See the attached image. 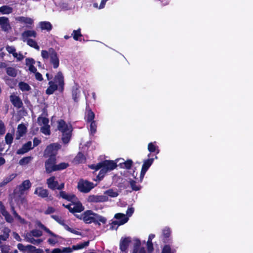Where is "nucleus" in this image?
<instances>
[{
  "label": "nucleus",
  "instance_id": "nucleus-30",
  "mask_svg": "<svg viewBox=\"0 0 253 253\" xmlns=\"http://www.w3.org/2000/svg\"><path fill=\"white\" fill-rule=\"evenodd\" d=\"M39 25L42 30H45L48 31H50L52 27L51 24L47 21L40 22Z\"/></svg>",
  "mask_w": 253,
  "mask_h": 253
},
{
  "label": "nucleus",
  "instance_id": "nucleus-7",
  "mask_svg": "<svg viewBox=\"0 0 253 253\" xmlns=\"http://www.w3.org/2000/svg\"><path fill=\"white\" fill-rule=\"evenodd\" d=\"M42 235V232L39 230H33L29 233H27L25 235L26 241L34 245H39L41 243L43 240L40 239H35V237H39Z\"/></svg>",
  "mask_w": 253,
  "mask_h": 253
},
{
  "label": "nucleus",
  "instance_id": "nucleus-53",
  "mask_svg": "<svg viewBox=\"0 0 253 253\" xmlns=\"http://www.w3.org/2000/svg\"><path fill=\"white\" fill-rule=\"evenodd\" d=\"M5 132V127L4 123L0 120V134H3Z\"/></svg>",
  "mask_w": 253,
  "mask_h": 253
},
{
  "label": "nucleus",
  "instance_id": "nucleus-54",
  "mask_svg": "<svg viewBox=\"0 0 253 253\" xmlns=\"http://www.w3.org/2000/svg\"><path fill=\"white\" fill-rule=\"evenodd\" d=\"M162 253H173L171 252V248L169 245H165L163 250Z\"/></svg>",
  "mask_w": 253,
  "mask_h": 253
},
{
  "label": "nucleus",
  "instance_id": "nucleus-50",
  "mask_svg": "<svg viewBox=\"0 0 253 253\" xmlns=\"http://www.w3.org/2000/svg\"><path fill=\"white\" fill-rule=\"evenodd\" d=\"M171 233L170 229L168 227H165L163 230V235L165 238H168L169 237Z\"/></svg>",
  "mask_w": 253,
  "mask_h": 253
},
{
  "label": "nucleus",
  "instance_id": "nucleus-25",
  "mask_svg": "<svg viewBox=\"0 0 253 253\" xmlns=\"http://www.w3.org/2000/svg\"><path fill=\"white\" fill-rule=\"evenodd\" d=\"M130 238L129 237L122 238L120 243V248L122 252H126L130 242Z\"/></svg>",
  "mask_w": 253,
  "mask_h": 253
},
{
  "label": "nucleus",
  "instance_id": "nucleus-22",
  "mask_svg": "<svg viewBox=\"0 0 253 253\" xmlns=\"http://www.w3.org/2000/svg\"><path fill=\"white\" fill-rule=\"evenodd\" d=\"M37 33L35 31L33 30H27L24 31L22 35V38L24 42L28 39L29 37L36 38L37 37Z\"/></svg>",
  "mask_w": 253,
  "mask_h": 253
},
{
  "label": "nucleus",
  "instance_id": "nucleus-48",
  "mask_svg": "<svg viewBox=\"0 0 253 253\" xmlns=\"http://www.w3.org/2000/svg\"><path fill=\"white\" fill-rule=\"evenodd\" d=\"M51 235L52 236V237L48 239V242L50 245H54L58 242V239L57 237L53 233V235Z\"/></svg>",
  "mask_w": 253,
  "mask_h": 253
},
{
  "label": "nucleus",
  "instance_id": "nucleus-14",
  "mask_svg": "<svg viewBox=\"0 0 253 253\" xmlns=\"http://www.w3.org/2000/svg\"><path fill=\"white\" fill-rule=\"evenodd\" d=\"M94 216L95 213L91 211L88 210L83 213L81 215L80 218L86 223H90L94 222Z\"/></svg>",
  "mask_w": 253,
  "mask_h": 253
},
{
  "label": "nucleus",
  "instance_id": "nucleus-41",
  "mask_svg": "<svg viewBox=\"0 0 253 253\" xmlns=\"http://www.w3.org/2000/svg\"><path fill=\"white\" fill-rule=\"evenodd\" d=\"M7 74L11 77H14L17 75V70L12 67H8L6 69Z\"/></svg>",
  "mask_w": 253,
  "mask_h": 253
},
{
  "label": "nucleus",
  "instance_id": "nucleus-40",
  "mask_svg": "<svg viewBox=\"0 0 253 253\" xmlns=\"http://www.w3.org/2000/svg\"><path fill=\"white\" fill-rule=\"evenodd\" d=\"M13 134L11 133H7L5 136V143L7 144L10 145L13 141Z\"/></svg>",
  "mask_w": 253,
  "mask_h": 253
},
{
  "label": "nucleus",
  "instance_id": "nucleus-47",
  "mask_svg": "<svg viewBox=\"0 0 253 253\" xmlns=\"http://www.w3.org/2000/svg\"><path fill=\"white\" fill-rule=\"evenodd\" d=\"M80 93V91L77 88V86H76L75 87H74L73 90L72 94H73V97L75 101H77V99L79 97Z\"/></svg>",
  "mask_w": 253,
  "mask_h": 253
},
{
  "label": "nucleus",
  "instance_id": "nucleus-43",
  "mask_svg": "<svg viewBox=\"0 0 253 253\" xmlns=\"http://www.w3.org/2000/svg\"><path fill=\"white\" fill-rule=\"evenodd\" d=\"M89 244V242L86 241L84 243H80L77 245L73 246V248L75 250H79L83 249L86 246H87Z\"/></svg>",
  "mask_w": 253,
  "mask_h": 253
},
{
  "label": "nucleus",
  "instance_id": "nucleus-10",
  "mask_svg": "<svg viewBox=\"0 0 253 253\" xmlns=\"http://www.w3.org/2000/svg\"><path fill=\"white\" fill-rule=\"evenodd\" d=\"M60 146L58 144L54 143L47 147L45 151L44 155L47 157H55L57 152L59 149Z\"/></svg>",
  "mask_w": 253,
  "mask_h": 253
},
{
  "label": "nucleus",
  "instance_id": "nucleus-15",
  "mask_svg": "<svg viewBox=\"0 0 253 253\" xmlns=\"http://www.w3.org/2000/svg\"><path fill=\"white\" fill-rule=\"evenodd\" d=\"M114 217L117 219L112 222V224L114 225H122L126 223L128 220V217L125 214L121 213H116Z\"/></svg>",
  "mask_w": 253,
  "mask_h": 253
},
{
  "label": "nucleus",
  "instance_id": "nucleus-9",
  "mask_svg": "<svg viewBox=\"0 0 253 253\" xmlns=\"http://www.w3.org/2000/svg\"><path fill=\"white\" fill-rule=\"evenodd\" d=\"M48 120L45 117H39L38 118V123L39 125L42 126L41 130L45 135L50 134V126L48 124Z\"/></svg>",
  "mask_w": 253,
  "mask_h": 253
},
{
  "label": "nucleus",
  "instance_id": "nucleus-33",
  "mask_svg": "<svg viewBox=\"0 0 253 253\" xmlns=\"http://www.w3.org/2000/svg\"><path fill=\"white\" fill-rule=\"evenodd\" d=\"M9 232L10 230L8 228L4 229L3 234L0 235V244L8 238Z\"/></svg>",
  "mask_w": 253,
  "mask_h": 253
},
{
  "label": "nucleus",
  "instance_id": "nucleus-31",
  "mask_svg": "<svg viewBox=\"0 0 253 253\" xmlns=\"http://www.w3.org/2000/svg\"><path fill=\"white\" fill-rule=\"evenodd\" d=\"M13 12V8L8 5H3L0 7V13L1 14H9Z\"/></svg>",
  "mask_w": 253,
  "mask_h": 253
},
{
  "label": "nucleus",
  "instance_id": "nucleus-16",
  "mask_svg": "<svg viewBox=\"0 0 253 253\" xmlns=\"http://www.w3.org/2000/svg\"><path fill=\"white\" fill-rule=\"evenodd\" d=\"M153 159H147L144 161L140 176V179L141 181L142 180L145 173L146 172L148 169L150 168V167L151 166V165L153 164Z\"/></svg>",
  "mask_w": 253,
  "mask_h": 253
},
{
  "label": "nucleus",
  "instance_id": "nucleus-56",
  "mask_svg": "<svg viewBox=\"0 0 253 253\" xmlns=\"http://www.w3.org/2000/svg\"><path fill=\"white\" fill-rule=\"evenodd\" d=\"M6 49L8 52L12 54V55H13L14 53L16 52V49L13 46H7L6 47Z\"/></svg>",
  "mask_w": 253,
  "mask_h": 253
},
{
  "label": "nucleus",
  "instance_id": "nucleus-64",
  "mask_svg": "<svg viewBox=\"0 0 253 253\" xmlns=\"http://www.w3.org/2000/svg\"><path fill=\"white\" fill-rule=\"evenodd\" d=\"M28 67L29 70L32 73H36L37 71V69L34 67V65H30Z\"/></svg>",
  "mask_w": 253,
  "mask_h": 253
},
{
  "label": "nucleus",
  "instance_id": "nucleus-24",
  "mask_svg": "<svg viewBox=\"0 0 253 253\" xmlns=\"http://www.w3.org/2000/svg\"><path fill=\"white\" fill-rule=\"evenodd\" d=\"M33 148V147L32 146V142L28 141L27 143L24 144L21 148L17 150V154L19 155L24 154Z\"/></svg>",
  "mask_w": 253,
  "mask_h": 253
},
{
  "label": "nucleus",
  "instance_id": "nucleus-55",
  "mask_svg": "<svg viewBox=\"0 0 253 253\" xmlns=\"http://www.w3.org/2000/svg\"><path fill=\"white\" fill-rule=\"evenodd\" d=\"M134 211V209L133 208H132V207L128 208V209L126 211V215L129 218L133 213Z\"/></svg>",
  "mask_w": 253,
  "mask_h": 253
},
{
  "label": "nucleus",
  "instance_id": "nucleus-51",
  "mask_svg": "<svg viewBox=\"0 0 253 253\" xmlns=\"http://www.w3.org/2000/svg\"><path fill=\"white\" fill-rule=\"evenodd\" d=\"M130 185L131 186V187L133 190L137 191L139 190L140 189V187L139 186L137 185L136 184L135 181L131 180L129 181Z\"/></svg>",
  "mask_w": 253,
  "mask_h": 253
},
{
  "label": "nucleus",
  "instance_id": "nucleus-32",
  "mask_svg": "<svg viewBox=\"0 0 253 253\" xmlns=\"http://www.w3.org/2000/svg\"><path fill=\"white\" fill-rule=\"evenodd\" d=\"M16 174L12 173L5 177L3 179V181L1 183H0V187L4 186L7 184L8 183H9V182H10L11 181H12L16 177Z\"/></svg>",
  "mask_w": 253,
  "mask_h": 253
},
{
  "label": "nucleus",
  "instance_id": "nucleus-13",
  "mask_svg": "<svg viewBox=\"0 0 253 253\" xmlns=\"http://www.w3.org/2000/svg\"><path fill=\"white\" fill-rule=\"evenodd\" d=\"M46 183L48 187L51 189H57L61 190L64 188V183H61L60 185L58 184V182L55 180V177L52 176L47 179Z\"/></svg>",
  "mask_w": 253,
  "mask_h": 253
},
{
  "label": "nucleus",
  "instance_id": "nucleus-52",
  "mask_svg": "<svg viewBox=\"0 0 253 253\" xmlns=\"http://www.w3.org/2000/svg\"><path fill=\"white\" fill-rule=\"evenodd\" d=\"M13 56L14 58L17 59V61H21L24 58V55L20 52L17 53L16 52Z\"/></svg>",
  "mask_w": 253,
  "mask_h": 253
},
{
  "label": "nucleus",
  "instance_id": "nucleus-29",
  "mask_svg": "<svg viewBox=\"0 0 253 253\" xmlns=\"http://www.w3.org/2000/svg\"><path fill=\"white\" fill-rule=\"evenodd\" d=\"M49 87L46 90V93L47 94H51L58 88V86L57 84L52 81L49 82Z\"/></svg>",
  "mask_w": 253,
  "mask_h": 253
},
{
  "label": "nucleus",
  "instance_id": "nucleus-58",
  "mask_svg": "<svg viewBox=\"0 0 253 253\" xmlns=\"http://www.w3.org/2000/svg\"><path fill=\"white\" fill-rule=\"evenodd\" d=\"M147 248L148 251L149 253H151L153 251V245L152 242L147 241Z\"/></svg>",
  "mask_w": 253,
  "mask_h": 253
},
{
  "label": "nucleus",
  "instance_id": "nucleus-11",
  "mask_svg": "<svg viewBox=\"0 0 253 253\" xmlns=\"http://www.w3.org/2000/svg\"><path fill=\"white\" fill-rule=\"evenodd\" d=\"M94 187V185L92 183L84 180L80 181L78 185L79 190L84 193L88 192Z\"/></svg>",
  "mask_w": 253,
  "mask_h": 253
},
{
  "label": "nucleus",
  "instance_id": "nucleus-12",
  "mask_svg": "<svg viewBox=\"0 0 253 253\" xmlns=\"http://www.w3.org/2000/svg\"><path fill=\"white\" fill-rule=\"evenodd\" d=\"M15 20L23 24L27 28H32L34 25V20L29 17L18 16L15 18Z\"/></svg>",
  "mask_w": 253,
  "mask_h": 253
},
{
  "label": "nucleus",
  "instance_id": "nucleus-57",
  "mask_svg": "<svg viewBox=\"0 0 253 253\" xmlns=\"http://www.w3.org/2000/svg\"><path fill=\"white\" fill-rule=\"evenodd\" d=\"M25 61L26 65L27 67L31 65H34L35 63V61L33 59L30 58H26Z\"/></svg>",
  "mask_w": 253,
  "mask_h": 253
},
{
  "label": "nucleus",
  "instance_id": "nucleus-42",
  "mask_svg": "<svg viewBox=\"0 0 253 253\" xmlns=\"http://www.w3.org/2000/svg\"><path fill=\"white\" fill-rule=\"evenodd\" d=\"M72 36L75 40L78 41L79 38L82 37V36L81 33V29L79 28L77 30H74L72 34Z\"/></svg>",
  "mask_w": 253,
  "mask_h": 253
},
{
  "label": "nucleus",
  "instance_id": "nucleus-61",
  "mask_svg": "<svg viewBox=\"0 0 253 253\" xmlns=\"http://www.w3.org/2000/svg\"><path fill=\"white\" fill-rule=\"evenodd\" d=\"M35 73V78L37 80L41 81L43 80V78H42V75L41 74H40L39 72H37V71L36 72V73Z\"/></svg>",
  "mask_w": 253,
  "mask_h": 253
},
{
  "label": "nucleus",
  "instance_id": "nucleus-17",
  "mask_svg": "<svg viewBox=\"0 0 253 253\" xmlns=\"http://www.w3.org/2000/svg\"><path fill=\"white\" fill-rule=\"evenodd\" d=\"M134 245L131 253H146L144 247L141 246V242L138 239H134Z\"/></svg>",
  "mask_w": 253,
  "mask_h": 253
},
{
  "label": "nucleus",
  "instance_id": "nucleus-59",
  "mask_svg": "<svg viewBox=\"0 0 253 253\" xmlns=\"http://www.w3.org/2000/svg\"><path fill=\"white\" fill-rule=\"evenodd\" d=\"M65 229H66L67 230L69 231V232H71V233H73L74 234H77V235H80V232H78V231L75 230V229H72L71 228H70L69 226H68L67 225H65Z\"/></svg>",
  "mask_w": 253,
  "mask_h": 253
},
{
  "label": "nucleus",
  "instance_id": "nucleus-37",
  "mask_svg": "<svg viewBox=\"0 0 253 253\" xmlns=\"http://www.w3.org/2000/svg\"><path fill=\"white\" fill-rule=\"evenodd\" d=\"M26 42H27V44L29 45V46L32 47L38 50L40 49L39 46L38 45L36 42L35 41H34V40L29 39H27V40H26Z\"/></svg>",
  "mask_w": 253,
  "mask_h": 253
},
{
  "label": "nucleus",
  "instance_id": "nucleus-3",
  "mask_svg": "<svg viewBox=\"0 0 253 253\" xmlns=\"http://www.w3.org/2000/svg\"><path fill=\"white\" fill-rule=\"evenodd\" d=\"M58 129L62 133L63 142L68 143L71 137L72 127L71 124H66L63 120H60L58 122Z\"/></svg>",
  "mask_w": 253,
  "mask_h": 253
},
{
  "label": "nucleus",
  "instance_id": "nucleus-19",
  "mask_svg": "<svg viewBox=\"0 0 253 253\" xmlns=\"http://www.w3.org/2000/svg\"><path fill=\"white\" fill-rule=\"evenodd\" d=\"M55 84H58L59 89L63 90L64 87V76L61 72H58L54 79Z\"/></svg>",
  "mask_w": 253,
  "mask_h": 253
},
{
  "label": "nucleus",
  "instance_id": "nucleus-27",
  "mask_svg": "<svg viewBox=\"0 0 253 253\" xmlns=\"http://www.w3.org/2000/svg\"><path fill=\"white\" fill-rule=\"evenodd\" d=\"M27 132V127L23 124H20L17 127V131L16 134V139H19L24 135Z\"/></svg>",
  "mask_w": 253,
  "mask_h": 253
},
{
  "label": "nucleus",
  "instance_id": "nucleus-2",
  "mask_svg": "<svg viewBox=\"0 0 253 253\" xmlns=\"http://www.w3.org/2000/svg\"><path fill=\"white\" fill-rule=\"evenodd\" d=\"M116 166V164L114 161L106 160L96 165H91L89 167L92 169H95L96 170L100 169L97 176L99 179H100L103 177L107 172L114 169Z\"/></svg>",
  "mask_w": 253,
  "mask_h": 253
},
{
  "label": "nucleus",
  "instance_id": "nucleus-28",
  "mask_svg": "<svg viewBox=\"0 0 253 253\" xmlns=\"http://www.w3.org/2000/svg\"><path fill=\"white\" fill-rule=\"evenodd\" d=\"M10 101L13 105L18 108L22 106V102L19 97L15 95H11L10 97Z\"/></svg>",
  "mask_w": 253,
  "mask_h": 253
},
{
  "label": "nucleus",
  "instance_id": "nucleus-4",
  "mask_svg": "<svg viewBox=\"0 0 253 253\" xmlns=\"http://www.w3.org/2000/svg\"><path fill=\"white\" fill-rule=\"evenodd\" d=\"M41 56L44 60L50 59V62L54 68H57L59 65V59L57 52L52 48L48 50H43L41 51Z\"/></svg>",
  "mask_w": 253,
  "mask_h": 253
},
{
  "label": "nucleus",
  "instance_id": "nucleus-60",
  "mask_svg": "<svg viewBox=\"0 0 253 253\" xmlns=\"http://www.w3.org/2000/svg\"><path fill=\"white\" fill-rule=\"evenodd\" d=\"M38 225L41 228H42L43 230H44L47 233H49L50 235H53V233H52L48 229H47V228L44 227V226L43 225H42V223H39L38 224Z\"/></svg>",
  "mask_w": 253,
  "mask_h": 253
},
{
  "label": "nucleus",
  "instance_id": "nucleus-36",
  "mask_svg": "<svg viewBox=\"0 0 253 253\" xmlns=\"http://www.w3.org/2000/svg\"><path fill=\"white\" fill-rule=\"evenodd\" d=\"M124 161V160H122ZM132 164V161L131 160H127L125 162H122L120 163V165L123 168H126V169H130Z\"/></svg>",
  "mask_w": 253,
  "mask_h": 253
},
{
  "label": "nucleus",
  "instance_id": "nucleus-35",
  "mask_svg": "<svg viewBox=\"0 0 253 253\" xmlns=\"http://www.w3.org/2000/svg\"><path fill=\"white\" fill-rule=\"evenodd\" d=\"M104 195L106 196L108 195L110 197L115 198L118 196L119 193L117 190L109 189L104 192Z\"/></svg>",
  "mask_w": 253,
  "mask_h": 253
},
{
  "label": "nucleus",
  "instance_id": "nucleus-44",
  "mask_svg": "<svg viewBox=\"0 0 253 253\" xmlns=\"http://www.w3.org/2000/svg\"><path fill=\"white\" fill-rule=\"evenodd\" d=\"M94 218V222H100L102 223H105L106 222V219L104 217L96 213H95Z\"/></svg>",
  "mask_w": 253,
  "mask_h": 253
},
{
  "label": "nucleus",
  "instance_id": "nucleus-1",
  "mask_svg": "<svg viewBox=\"0 0 253 253\" xmlns=\"http://www.w3.org/2000/svg\"><path fill=\"white\" fill-rule=\"evenodd\" d=\"M60 196L63 199H66L71 203L67 205L63 204V206L72 213L80 212L84 210L81 203L78 198L74 195L67 194L65 192H60Z\"/></svg>",
  "mask_w": 253,
  "mask_h": 253
},
{
  "label": "nucleus",
  "instance_id": "nucleus-6",
  "mask_svg": "<svg viewBox=\"0 0 253 253\" xmlns=\"http://www.w3.org/2000/svg\"><path fill=\"white\" fill-rule=\"evenodd\" d=\"M55 157H50L45 164L46 171L48 173H50L52 171L56 170H59L65 169L66 168L68 165L65 163H62L59 165H56L55 164Z\"/></svg>",
  "mask_w": 253,
  "mask_h": 253
},
{
  "label": "nucleus",
  "instance_id": "nucleus-45",
  "mask_svg": "<svg viewBox=\"0 0 253 253\" xmlns=\"http://www.w3.org/2000/svg\"><path fill=\"white\" fill-rule=\"evenodd\" d=\"M32 158L31 157H26L19 161V164L21 166H24L28 164L32 160Z\"/></svg>",
  "mask_w": 253,
  "mask_h": 253
},
{
  "label": "nucleus",
  "instance_id": "nucleus-38",
  "mask_svg": "<svg viewBox=\"0 0 253 253\" xmlns=\"http://www.w3.org/2000/svg\"><path fill=\"white\" fill-rule=\"evenodd\" d=\"M18 86L20 89L23 91H28L31 89L29 84L24 82H20Z\"/></svg>",
  "mask_w": 253,
  "mask_h": 253
},
{
  "label": "nucleus",
  "instance_id": "nucleus-39",
  "mask_svg": "<svg viewBox=\"0 0 253 253\" xmlns=\"http://www.w3.org/2000/svg\"><path fill=\"white\" fill-rule=\"evenodd\" d=\"M94 114L91 110H88L86 112L85 115V119L87 122H92L94 121L93 119L94 118Z\"/></svg>",
  "mask_w": 253,
  "mask_h": 253
},
{
  "label": "nucleus",
  "instance_id": "nucleus-62",
  "mask_svg": "<svg viewBox=\"0 0 253 253\" xmlns=\"http://www.w3.org/2000/svg\"><path fill=\"white\" fill-rule=\"evenodd\" d=\"M9 249L8 246H3L1 249L0 253H9Z\"/></svg>",
  "mask_w": 253,
  "mask_h": 253
},
{
  "label": "nucleus",
  "instance_id": "nucleus-5",
  "mask_svg": "<svg viewBox=\"0 0 253 253\" xmlns=\"http://www.w3.org/2000/svg\"><path fill=\"white\" fill-rule=\"evenodd\" d=\"M25 201L24 198H22L20 196H16L13 198H11L10 201L11 208L12 210V214L15 219L20 224H23L26 223V221L24 219L22 218L14 210V207L16 206H19L21 204H23Z\"/></svg>",
  "mask_w": 253,
  "mask_h": 253
},
{
  "label": "nucleus",
  "instance_id": "nucleus-20",
  "mask_svg": "<svg viewBox=\"0 0 253 253\" xmlns=\"http://www.w3.org/2000/svg\"><path fill=\"white\" fill-rule=\"evenodd\" d=\"M18 249L24 253H33L36 251V248L31 245L24 246L22 244L17 245Z\"/></svg>",
  "mask_w": 253,
  "mask_h": 253
},
{
  "label": "nucleus",
  "instance_id": "nucleus-23",
  "mask_svg": "<svg viewBox=\"0 0 253 253\" xmlns=\"http://www.w3.org/2000/svg\"><path fill=\"white\" fill-rule=\"evenodd\" d=\"M34 194L42 198H46L48 196V191L47 189L39 187L35 189Z\"/></svg>",
  "mask_w": 253,
  "mask_h": 253
},
{
  "label": "nucleus",
  "instance_id": "nucleus-34",
  "mask_svg": "<svg viewBox=\"0 0 253 253\" xmlns=\"http://www.w3.org/2000/svg\"><path fill=\"white\" fill-rule=\"evenodd\" d=\"M155 143L156 142L149 143L148 145V150L150 152H154L156 151L157 153L158 154L159 153V150L158 149V147L156 145Z\"/></svg>",
  "mask_w": 253,
  "mask_h": 253
},
{
  "label": "nucleus",
  "instance_id": "nucleus-21",
  "mask_svg": "<svg viewBox=\"0 0 253 253\" xmlns=\"http://www.w3.org/2000/svg\"><path fill=\"white\" fill-rule=\"evenodd\" d=\"M0 25L3 31H7L11 29L8 18L6 17H0Z\"/></svg>",
  "mask_w": 253,
  "mask_h": 253
},
{
  "label": "nucleus",
  "instance_id": "nucleus-63",
  "mask_svg": "<svg viewBox=\"0 0 253 253\" xmlns=\"http://www.w3.org/2000/svg\"><path fill=\"white\" fill-rule=\"evenodd\" d=\"M54 211V209L51 207H48L47 210L44 211L45 214H50L53 213Z\"/></svg>",
  "mask_w": 253,
  "mask_h": 253
},
{
  "label": "nucleus",
  "instance_id": "nucleus-46",
  "mask_svg": "<svg viewBox=\"0 0 253 253\" xmlns=\"http://www.w3.org/2000/svg\"><path fill=\"white\" fill-rule=\"evenodd\" d=\"M75 161L78 163H82L85 161V158L84 156L82 153H79L76 157L75 158Z\"/></svg>",
  "mask_w": 253,
  "mask_h": 253
},
{
  "label": "nucleus",
  "instance_id": "nucleus-49",
  "mask_svg": "<svg viewBox=\"0 0 253 253\" xmlns=\"http://www.w3.org/2000/svg\"><path fill=\"white\" fill-rule=\"evenodd\" d=\"M90 131L91 134H94L96 130V125L95 121L90 122Z\"/></svg>",
  "mask_w": 253,
  "mask_h": 253
},
{
  "label": "nucleus",
  "instance_id": "nucleus-26",
  "mask_svg": "<svg viewBox=\"0 0 253 253\" xmlns=\"http://www.w3.org/2000/svg\"><path fill=\"white\" fill-rule=\"evenodd\" d=\"M0 211L3 216H4L6 221L8 222L11 223L13 222V219L9 213L5 211L4 206L2 203L0 202Z\"/></svg>",
  "mask_w": 253,
  "mask_h": 253
},
{
  "label": "nucleus",
  "instance_id": "nucleus-18",
  "mask_svg": "<svg viewBox=\"0 0 253 253\" xmlns=\"http://www.w3.org/2000/svg\"><path fill=\"white\" fill-rule=\"evenodd\" d=\"M108 200L107 196L103 195H91L88 198V201L90 202H104Z\"/></svg>",
  "mask_w": 253,
  "mask_h": 253
},
{
  "label": "nucleus",
  "instance_id": "nucleus-8",
  "mask_svg": "<svg viewBox=\"0 0 253 253\" xmlns=\"http://www.w3.org/2000/svg\"><path fill=\"white\" fill-rule=\"evenodd\" d=\"M31 186V183L29 180H24L21 184L19 185L17 188L16 190L17 191H16L12 198H13L16 195L18 196H20V197L24 198L22 196L23 194H24V192L28 190Z\"/></svg>",
  "mask_w": 253,
  "mask_h": 253
}]
</instances>
